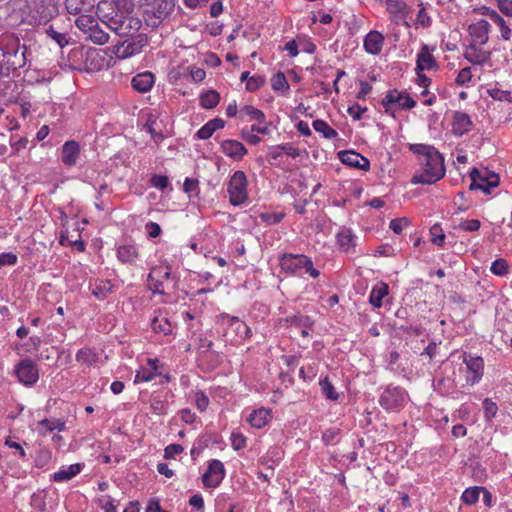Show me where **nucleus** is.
<instances>
[{
	"label": "nucleus",
	"mask_w": 512,
	"mask_h": 512,
	"mask_svg": "<svg viewBox=\"0 0 512 512\" xmlns=\"http://www.w3.org/2000/svg\"><path fill=\"white\" fill-rule=\"evenodd\" d=\"M490 270L496 276H505L509 272V266L505 259L499 258L492 262Z\"/></svg>",
	"instance_id": "46"
},
{
	"label": "nucleus",
	"mask_w": 512,
	"mask_h": 512,
	"mask_svg": "<svg viewBox=\"0 0 512 512\" xmlns=\"http://www.w3.org/2000/svg\"><path fill=\"white\" fill-rule=\"evenodd\" d=\"M231 446L234 450L239 451L246 447L247 438L238 431H233L230 436Z\"/></svg>",
	"instance_id": "50"
},
{
	"label": "nucleus",
	"mask_w": 512,
	"mask_h": 512,
	"mask_svg": "<svg viewBox=\"0 0 512 512\" xmlns=\"http://www.w3.org/2000/svg\"><path fill=\"white\" fill-rule=\"evenodd\" d=\"M83 467V463H75L67 467H62L51 475V480L58 483L67 482L77 476L82 471Z\"/></svg>",
	"instance_id": "21"
},
{
	"label": "nucleus",
	"mask_w": 512,
	"mask_h": 512,
	"mask_svg": "<svg viewBox=\"0 0 512 512\" xmlns=\"http://www.w3.org/2000/svg\"><path fill=\"white\" fill-rule=\"evenodd\" d=\"M312 127L316 132L322 134V136L326 139L330 140L338 136L337 131L324 120H314L312 123Z\"/></svg>",
	"instance_id": "33"
},
{
	"label": "nucleus",
	"mask_w": 512,
	"mask_h": 512,
	"mask_svg": "<svg viewBox=\"0 0 512 512\" xmlns=\"http://www.w3.org/2000/svg\"><path fill=\"white\" fill-rule=\"evenodd\" d=\"M490 24L487 20L481 19L469 26L470 42L477 45H485L488 41Z\"/></svg>",
	"instance_id": "16"
},
{
	"label": "nucleus",
	"mask_w": 512,
	"mask_h": 512,
	"mask_svg": "<svg viewBox=\"0 0 512 512\" xmlns=\"http://www.w3.org/2000/svg\"><path fill=\"white\" fill-rule=\"evenodd\" d=\"M227 191L230 203L234 206H239L247 200V178L243 171H236L231 176Z\"/></svg>",
	"instance_id": "5"
},
{
	"label": "nucleus",
	"mask_w": 512,
	"mask_h": 512,
	"mask_svg": "<svg viewBox=\"0 0 512 512\" xmlns=\"http://www.w3.org/2000/svg\"><path fill=\"white\" fill-rule=\"evenodd\" d=\"M224 464L218 459H212L208 463L206 472L202 476L203 485L207 488H216L225 478Z\"/></svg>",
	"instance_id": "9"
},
{
	"label": "nucleus",
	"mask_w": 512,
	"mask_h": 512,
	"mask_svg": "<svg viewBox=\"0 0 512 512\" xmlns=\"http://www.w3.org/2000/svg\"><path fill=\"white\" fill-rule=\"evenodd\" d=\"M340 161L350 167L358 168L363 171L370 169V161L355 151H340L338 153Z\"/></svg>",
	"instance_id": "15"
},
{
	"label": "nucleus",
	"mask_w": 512,
	"mask_h": 512,
	"mask_svg": "<svg viewBox=\"0 0 512 512\" xmlns=\"http://www.w3.org/2000/svg\"><path fill=\"white\" fill-rule=\"evenodd\" d=\"M265 83V78L260 75L251 76L246 83V90L249 92H254L258 90Z\"/></svg>",
	"instance_id": "56"
},
{
	"label": "nucleus",
	"mask_w": 512,
	"mask_h": 512,
	"mask_svg": "<svg viewBox=\"0 0 512 512\" xmlns=\"http://www.w3.org/2000/svg\"><path fill=\"white\" fill-rule=\"evenodd\" d=\"M434 50V47L431 48L427 44L421 46L417 54L416 71L436 70L438 68V63L432 55Z\"/></svg>",
	"instance_id": "13"
},
{
	"label": "nucleus",
	"mask_w": 512,
	"mask_h": 512,
	"mask_svg": "<svg viewBox=\"0 0 512 512\" xmlns=\"http://www.w3.org/2000/svg\"><path fill=\"white\" fill-rule=\"evenodd\" d=\"M210 403L209 397L205 392L199 390L195 393V404L196 407L201 411H205Z\"/></svg>",
	"instance_id": "59"
},
{
	"label": "nucleus",
	"mask_w": 512,
	"mask_h": 512,
	"mask_svg": "<svg viewBox=\"0 0 512 512\" xmlns=\"http://www.w3.org/2000/svg\"><path fill=\"white\" fill-rule=\"evenodd\" d=\"M97 359V354L90 348H82L76 353L77 362L87 366H91L96 363Z\"/></svg>",
	"instance_id": "35"
},
{
	"label": "nucleus",
	"mask_w": 512,
	"mask_h": 512,
	"mask_svg": "<svg viewBox=\"0 0 512 512\" xmlns=\"http://www.w3.org/2000/svg\"><path fill=\"white\" fill-rule=\"evenodd\" d=\"M472 78V73L470 67H465L461 69L456 77V83L461 86L467 85Z\"/></svg>",
	"instance_id": "60"
},
{
	"label": "nucleus",
	"mask_w": 512,
	"mask_h": 512,
	"mask_svg": "<svg viewBox=\"0 0 512 512\" xmlns=\"http://www.w3.org/2000/svg\"><path fill=\"white\" fill-rule=\"evenodd\" d=\"M6 65L9 69H19L26 64V47L23 45L21 48H17L11 55L5 56Z\"/></svg>",
	"instance_id": "29"
},
{
	"label": "nucleus",
	"mask_w": 512,
	"mask_h": 512,
	"mask_svg": "<svg viewBox=\"0 0 512 512\" xmlns=\"http://www.w3.org/2000/svg\"><path fill=\"white\" fill-rule=\"evenodd\" d=\"M272 89L275 91H284L289 89L288 81L282 72L276 73L271 79Z\"/></svg>",
	"instance_id": "47"
},
{
	"label": "nucleus",
	"mask_w": 512,
	"mask_h": 512,
	"mask_svg": "<svg viewBox=\"0 0 512 512\" xmlns=\"http://www.w3.org/2000/svg\"><path fill=\"white\" fill-rule=\"evenodd\" d=\"M481 227V222L477 219H462L455 226L456 229L465 231V232H475L478 231Z\"/></svg>",
	"instance_id": "45"
},
{
	"label": "nucleus",
	"mask_w": 512,
	"mask_h": 512,
	"mask_svg": "<svg viewBox=\"0 0 512 512\" xmlns=\"http://www.w3.org/2000/svg\"><path fill=\"white\" fill-rule=\"evenodd\" d=\"M221 322L223 325L228 326V331L225 334L226 336L229 334V331L235 333L237 338L231 339V341L238 342L251 336V329L238 317L223 314L221 315Z\"/></svg>",
	"instance_id": "10"
},
{
	"label": "nucleus",
	"mask_w": 512,
	"mask_h": 512,
	"mask_svg": "<svg viewBox=\"0 0 512 512\" xmlns=\"http://www.w3.org/2000/svg\"><path fill=\"white\" fill-rule=\"evenodd\" d=\"M387 10L390 13L392 21L397 25L410 26L408 22L410 8L402 0H388Z\"/></svg>",
	"instance_id": "11"
},
{
	"label": "nucleus",
	"mask_w": 512,
	"mask_h": 512,
	"mask_svg": "<svg viewBox=\"0 0 512 512\" xmlns=\"http://www.w3.org/2000/svg\"><path fill=\"white\" fill-rule=\"evenodd\" d=\"M154 80V75L146 71L135 75L131 80V85L134 90L140 93H146L153 87Z\"/></svg>",
	"instance_id": "22"
},
{
	"label": "nucleus",
	"mask_w": 512,
	"mask_h": 512,
	"mask_svg": "<svg viewBox=\"0 0 512 512\" xmlns=\"http://www.w3.org/2000/svg\"><path fill=\"white\" fill-rule=\"evenodd\" d=\"M183 191L187 194L198 195L199 194V181L194 178L187 177L184 180Z\"/></svg>",
	"instance_id": "52"
},
{
	"label": "nucleus",
	"mask_w": 512,
	"mask_h": 512,
	"mask_svg": "<svg viewBox=\"0 0 512 512\" xmlns=\"http://www.w3.org/2000/svg\"><path fill=\"white\" fill-rule=\"evenodd\" d=\"M46 32L60 47H64L68 44L66 35L54 30L52 26H50Z\"/></svg>",
	"instance_id": "57"
},
{
	"label": "nucleus",
	"mask_w": 512,
	"mask_h": 512,
	"mask_svg": "<svg viewBox=\"0 0 512 512\" xmlns=\"http://www.w3.org/2000/svg\"><path fill=\"white\" fill-rule=\"evenodd\" d=\"M125 16H114V17H110L108 18V20L106 21V24L107 26L113 30L117 35L120 36V30L119 28H122V21H123V18Z\"/></svg>",
	"instance_id": "62"
},
{
	"label": "nucleus",
	"mask_w": 512,
	"mask_h": 512,
	"mask_svg": "<svg viewBox=\"0 0 512 512\" xmlns=\"http://www.w3.org/2000/svg\"><path fill=\"white\" fill-rule=\"evenodd\" d=\"M279 264L282 271L292 275H301L303 270L312 278L320 275L319 270L314 268L312 259L304 254L284 253L279 257Z\"/></svg>",
	"instance_id": "2"
},
{
	"label": "nucleus",
	"mask_w": 512,
	"mask_h": 512,
	"mask_svg": "<svg viewBox=\"0 0 512 512\" xmlns=\"http://www.w3.org/2000/svg\"><path fill=\"white\" fill-rule=\"evenodd\" d=\"M240 137L250 145H258L261 141V138L247 127L241 129Z\"/></svg>",
	"instance_id": "54"
},
{
	"label": "nucleus",
	"mask_w": 512,
	"mask_h": 512,
	"mask_svg": "<svg viewBox=\"0 0 512 512\" xmlns=\"http://www.w3.org/2000/svg\"><path fill=\"white\" fill-rule=\"evenodd\" d=\"M339 246L344 250L348 251L355 246L356 236L350 229H342L336 235Z\"/></svg>",
	"instance_id": "32"
},
{
	"label": "nucleus",
	"mask_w": 512,
	"mask_h": 512,
	"mask_svg": "<svg viewBox=\"0 0 512 512\" xmlns=\"http://www.w3.org/2000/svg\"><path fill=\"white\" fill-rule=\"evenodd\" d=\"M486 15L499 27L502 39L510 40L512 33L505 19L496 10L489 8H487Z\"/></svg>",
	"instance_id": "30"
},
{
	"label": "nucleus",
	"mask_w": 512,
	"mask_h": 512,
	"mask_svg": "<svg viewBox=\"0 0 512 512\" xmlns=\"http://www.w3.org/2000/svg\"><path fill=\"white\" fill-rule=\"evenodd\" d=\"M150 182L153 187L162 191L165 190L170 184L167 176L157 174L151 177Z\"/></svg>",
	"instance_id": "58"
},
{
	"label": "nucleus",
	"mask_w": 512,
	"mask_h": 512,
	"mask_svg": "<svg viewBox=\"0 0 512 512\" xmlns=\"http://www.w3.org/2000/svg\"><path fill=\"white\" fill-rule=\"evenodd\" d=\"M156 375H158V373H155L153 371L143 368V369L137 371V373L135 375L134 383L138 384L141 382H149V381L153 380ZM159 375H161V374L159 373Z\"/></svg>",
	"instance_id": "55"
},
{
	"label": "nucleus",
	"mask_w": 512,
	"mask_h": 512,
	"mask_svg": "<svg viewBox=\"0 0 512 512\" xmlns=\"http://www.w3.org/2000/svg\"><path fill=\"white\" fill-rule=\"evenodd\" d=\"M498 9L504 15L512 18V0H496Z\"/></svg>",
	"instance_id": "64"
},
{
	"label": "nucleus",
	"mask_w": 512,
	"mask_h": 512,
	"mask_svg": "<svg viewBox=\"0 0 512 512\" xmlns=\"http://www.w3.org/2000/svg\"><path fill=\"white\" fill-rule=\"evenodd\" d=\"M463 363L466 366L465 383L462 387H471L478 384L484 374V360L480 356L463 354Z\"/></svg>",
	"instance_id": "6"
},
{
	"label": "nucleus",
	"mask_w": 512,
	"mask_h": 512,
	"mask_svg": "<svg viewBox=\"0 0 512 512\" xmlns=\"http://www.w3.org/2000/svg\"><path fill=\"white\" fill-rule=\"evenodd\" d=\"M15 375L26 386L34 385L39 379V370L31 359H23L15 366Z\"/></svg>",
	"instance_id": "8"
},
{
	"label": "nucleus",
	"mask_w": 512,
	"mask_h": 512,
	"mask_svg": "<svg viewBox=\"0 0 512 512\" xmlns=\"http://www.w3.org/2000/svg\"><path fill=\"white\" fill-rule=\"evenodd\" d=\"M483 410L485 419L491 421L498 411V406L490 398H486L483 401Z\"/></svg>",
	"instance_id": "51"
},
{
	"label": "nucleus",
	"mask_w": 512,
	"mask_h": 512,
	"mask_svg": "<svg viewBox=\"0 0 512 512\" xmlns=\"http://www.w3.org/2000/svg\"><path fill=\"white\" fill-rule=\"evenodd\" d=\"M76 26L84 33H89L98 23L87 13L81 14L75 21Z\"/></svg>",
	"instance_id": "37"
},
{
	"label": "nucleus",
	"mask_w": 512,
	"mask_h": 512,
	"mask_svg": "<svg viewBox=\"0 0 512 512\" xmlns=\"http://www.w3.org/2000/svg\"><path fill=\"white\" fill-rule=\"evenodd\" d=\"M406 396L401 387H387L380 396L379 404L387 411H398L404 406Z\"/></svg>",
	"instance_id": "7"
},
{
	"label": "nucleus",
	"mask_w": 512,
	"mask_h": 512,
	"mask_svg": "<svg viewBox=\"0 0 512 512\" xmlns=\"http://www.w3.org/2000/svg\"><path fill=\"white\" fill-rule=\"evenodd\" d=\"M389 293V286L384 282H378L376 285L372 287V290L369 295V303L374 308H381L383 305V299Z\"/></svg>",
	"instance_id": "26"
},
{
	"label": "nucleus",
	"mask_w": 512,
	"mask_h": 512,
	"mask_svg": "<svg viewBox=\"0 0 512 512\" xmlns=\"http://www.w3.org/2000/svg\"><path fill=\"white\" fill-rule=\"evenodd\" d=\"M473 123L470 116L464 112L457 111L453 115L452 132L456 136H462L472 129Z\"/></svg>",
	"instance_id": "19"
},
{
	"label": "nucleus",
	"mask_w": 512,
	"mask_h": 512,
	"mask_svg": "<svg viewBox=\"0 0 512 512\" xmlns=\"http://www.w3.org/2000/svg\"><path fill=\"white\" fill-rule=\"evenodd\" d=\"M147 44V36L145 34H138L135 37H128L126 40L115 44L112 52L119 59H127L139 54Z\"/></svg>",
	"instance_id": "4"
},
{
	"label": "nucleus",
	"mask_w": 512,
	"mask_h": 512,
	"mask_svg": "<svg viewBox=\"0 0 512 512\" xmlns=\"http://www.w3.org/2000/svg\"><path fill=\"white\" fill-rule=\"evenodd\" d=\"M431 241L433 244L442 247L445 242V234L440 224H435L430 228Z\"/></svg>",
	"instance_id": "48"
},
{
	"label": "nucleus",
	"mask_w": 512,
	"mask_h": 512,
	"mask_svg": "<svg viewBox=\"0 0 512 512\" xmlns=\"http://www.w3.org/2000/svg\"><path fill=\"white\" fill-rule=\"evenodd\" d=\"M499 185V176L495 173L485 172L484 176L475 184H470L471 190H482L485 194H490L492 189Z\"/></svg>",
	"instance_id": "23"
},
{
	"label": "nucleus",
	"mask_w": 512,
	"mask_h": 512,
	"mask_svg": "<svg viewBox=\"0 0 512 512\" xmlns=\"http://www.w3.org/2000/svg\"><path fill=\"white\" fill-rule=\"evenodd\" d=\"M464 57L473 65H483L490 59V52L484 49V45L469 43L464 51Z\"/></svg>",
	"instance_id": "14"
},
{
	"label": "nucleus",
	"mask_w": 512,
	"mask_h": 512,
	"mask_svg": "<svg viewBox=\"0 0 512 512\" xmlns=\"http://www.w3.org/2000/svg\"><path fill=\"white\" fill-rule=\"evenodd\" d=\"M91 293L99 300L106 299L112 293V285L109 281L96 280L90 285Z\"/></svg>",
	"instance_id": "31"
},
{
	"label": "nucleus",
	"mask_w": 512,
	"mask_h": 512,
	"mask_svg": "<svg viewBox=\"0 0 512 512\" xmlns=\"http://www.w3.org/2000/svg\"><path fill=\"white\" fill-rule=\"evenodd\" d=\"M89 39L98 45H104L109 41V35L97 24L89 33Z\"/></svg>",
	"instance_id": "41"
},
{
	"label": "nucleus",
	"mask_w": 512,
	"mask_h": 512,
	"mask_svg": "<svg viewBox=\"0 0 512 512\" xmlns=\"http://www.w3.org/2000/svg\"><path fill=\"white\" fill-rule=\"evenodd\" d=\"M384 44V36L376 30L370 31L364 38L363 46L365 51L371 55H378Z\"/></svg>",
	"instance_id": "18"
},
{
	"label": "nucleus",
	"mask_w": 512,
	"mask_h": 512,
	"mask_svg": "<svg viewBox=\"0 0 512 512\" xmlns=\"http://www.w3.org/2000/svg\"><path fill=\"white\" fill-rule=\"evenodd\" d=\"M0 46L2 49V56L11 55L17 48H21L20 40L12 33H2L0 35Z\"/></svg>",
	"instance_id": "27"
},
{
	"label": "nucleus",
	"mask_w": 512,
	"mask_h": 512,
	"mask_svg": "<svg viewBox=\"0 0 512 512\" xmlns=\"http://www.w3.org/2000/svg\"><path fill=\"white\" fill-rule=\"evenodd\" d=\"M171 276V267L167 264L153 267L148 274V280L158 278L159 280H168Z\"/></svg>",
	"instance_id": "38"
},
{
	"label": "nucleus",
	"mask_w": 512,
	"mask_h": 512,
	"mask_svg": "<svg viewBox=\"0 0 512 512\" xmlns=\"http://www.w3.org/2000/svg\"><path fill=\"white\" fill-rule=\"evenodd\" d=\"M240 113L242 115L248 116L250 120H255L256 122L260 123H264V119L266 118L263 111L251 105H245L242 107Z\"/></svg>",
	"instance_id": "42"
},
{
	"label": "nucleus",
	"mask_w": 512,
	"mask_h": 512,
	"mask_svg": "<svg viewBox=\"0 0 512 512\" xmlns=\"http://www.w3.org/2000/svg\"><path fill=\"white\" fill-rule=\"evenodd\" d=\"M221 150L227 157L235 161L242 160L248 152L241 142L232 139L222 141Z\"/></svg>",
	"instance_id": "17"
},
{
	"label": "nucleus",
	"mask_w": 512,
	"mask_h": 512,
	"mask_svg": "<svg viewBox=\"0 0 512 512\" xmlns=\"http://www.w3.org/2000/svg\"><path fill=\"white\" fill-rule=\"evenodd\" d=\"M481 493V487L473 486L466 488L462 493L461 500L467 505H474L478 502Z\"/></svg>",
	"instance_id": "39"
},
{
	"label": "nucleus",
	"mask_w": 512,
	"mask_h": 512,
	"mask_svg": "<svg viewBox=\"0 0 512 512\" xmlns=\"http://www.w3.org/2000/svg\"><path fill=\"white\" fill-rule=\"evenodd\" d=\"M39 425L44 427L48 432L54 430L63 431L65 428V422L60 419H43L39 422Z\"/></svg>",
	"instance_id": "49"
},
{
	"label": "nucleus",
	"mask_w": 512,
	"mask_h": 512,
	"mask_svg": "<svg viewBox=\"0 0 512 512\" xmlns=\"http://www.w3.org/2000/svg\"><path fill=\"white\" fill-rule=\"evenodd\" d=\"M381 104L386 113L394 116L397 108L410 110L416 106V101L406 91L392 89L387 91Z\"/></svg>",
	"instance_id": "3"
},
{
	"label": "nucleus",
	"mask_w": 512,
	"mask_h": 512,
	"mask_svg": "<svg viewBox=\"0 0 512 512\" xmlns=\"http://www.w3.org/2000/svg\"><path fill=\"white\" fill-rule=\"evenodd\" d=\"M220 101V95L215 90H209L200 96V104L205 109L215 108Z\"/></svg>",
	"instance_id": "34"
},
{
	"label": "nucleus",
	"mask_w": 512,
	"mask_h": 512,
	"mask_svg": "<svg viewBox=\"0 0 512 512\" xmlns=\"http://www.w3.org/2000/svg\"><path fill=\"white\" fill-rule=\"evenodd\" d=\"M95 0H65V7L69 14H84L93 10Z\"/></svg>",
	"instance_id": "25"
},
{
	"label": "nucleus",
	"mask_w": 512,
	"mask_h": 512,
	"mask_svg": "<svg viewBox=\"0 0 512 512\" xmlns=\"http://www.w3.org/2000/svg\"><path fill=\"white\" fill-rule=\"evenodd\" d=\"M488 94L494 100L512 103V91L510 90L491 88L488 90Z\"/></svg>",
	"instance_id": "44"
},
{
	"label": "nucleus",
	"mask_w": 512,
	"mask_h": 512,
	"mask_svg": "<svg viewBox=\"0 0 512 512\" xmlns=\"http://www.w3.org/2000/svg\"><path fill=\"white\" fill-rule=\"evenodd\" d=\"M284 218L283 213L266 212L260 214V219L268 225L280 223Z\"/></svg>",
	"instance_id": "53"
},
{
	"label": "nucleus",
	"mask_w": 512,
	"mask_h": 512,
	"mask_svg": "<svg viewBox=\"0 0 512 512\" xmlns=\"http://www.w3.org/2000/svg\"><path fill=\"white\" fill-rule=\"evenodd\" d=\"M271 419V411L264 407L253 410L247 417V422L257 429L265 427Z\"/></svg>",
	"instance_id": "24"
},
{
	"label": "nucleus",
	"mask_w": 512,
	"mask_h": 512,
	"mask_svg": "<svg viewBox=\"0 0 512 512\" xmlns=\"http://www.w3.org/2000/svg\"><path fill=\"white\" fill-rule=\"evenodd\" d=\"M100 507L105 512H117L116 507L113 503V499L110 496H104L101 499L98 500Z\"/></svg>",
	"instance_id": "63"
},
{
	"label": "nucleus",
	"mask_w": 512,
	"mask_h": 512,
	"mask_svg": "<svg viewBox=\"0 0 512 512\" xmlns=\"http://www.w3.org/2000/svg\"><path fill=\"white\" fill-rule=\"evenodd\" d=\"M410 151L418 156L419 164L422 167L421 172L412 177V184L430 185L445 176L444 157L434 146L411 144Z\"/></svg>",
	"instance_id": "1"
},
{
	"label": "nucleus",
	"mask_w": 512,
	"mask_h": 512,
	"mask_svg": "<svg viewBox=\"0 0 512 512\" xmlns=\"http://www.w3.org/2000/svg\"><path fill=\"white\" fill-rule=\"evenodd\" d=\"M116 257L124 265H136L140 259L139 247L134 243L120 244L116 247Z\"/></svg>",
	"instance_id": "12"
},
{
	"label": "nucleus",
	"mask_w": 512,
	"mask_h": 512,
	"mask_svg": "<svg viewBox=\"0 0 512 512\" xmlns=\"http://www.w3.org/2000/svg\"><path fill=\"white\" fill-rule=\"evenodd\" d=\"M169 404L168 401L161 398L159 395H152L150 399V409L156 415L167 414Z\"/></svg>",
	"instance_id": "36"
},
{
	"label": "nucleus",
	"mask_w": 512,
	"mask_h": 512,
	"mask_svg": "<svg viewBox=\"0 0 512 512\" xmlns=\"http://www.w3.org/2000/svg\"><path fill=\"white\" fill-rule=\"evenodd\" d=\"M319 385L321 386L322 393L329 400L336 401L339 398V394L336 392L334 386L329 381L328 376L320 379Z\"/></svg>",
	"instance_id": "40"
},
{
	"label": "nucleus",
	"mask_w": 512,
	"mask_h": 512,
	"mask_svg": "<svg viewBox=\"0 0 512 512\" xmlns=\"http://www.w3.org/2000/svg\"><path fill=\"white\" fill-rule=\"evenodd\" d=\"M431 25V18L428 16L425 8H421L418 11L416 20H415V26H422V27H429Z\"/></svg>",
	"instance_id": "61"
},
{
	"label": "nucleus",
	"mask_w": 512,
	"mask_h": 512,
	"mask_svg": "<svg viewBox=\"0 0 512 512\" xmlns=\"http://www.w3.org/2000/svg\"><path fill=\"white\" fill-rule=\"evenodd\" d=\"M80 155V146L74 140L67 141L62 146V162L69 167L77 164Z\"/></svg>",
	"instance_id": "20"
},
{
	"label": "nucleus",
	"mask_w": 512,
	"mask_h": 512,
	"mask_svg": "<svg viewBox=\"0 0 512 512\" xmlns=\"http://www.w3.org/2000/svg\"><path fill=\"white\" fill-rule=\"evenodd\" d=\"M142 23L139 18L126 15L122 21V28L120 30L121 37H133V35L138 32L141 28Z\"/></svg>",
	"instance_id": "28"
},
{
	"label": "nucleus",
	"mask_w": 512,
	"mask_h": 512,
	"mask_svg": "<svg viewBox=\"0 0 512 512\" xmlns=\"http://www.w3.org/2000/svg\"><path fill=\"white\" fill-rule=\"evenodd\" d=\"M152 328L155 332L162 333L164 335H170L172 333V325L166 318H154L152 321Z\"/></svg>",
	"instance_id": "43"
}]
</instances>
